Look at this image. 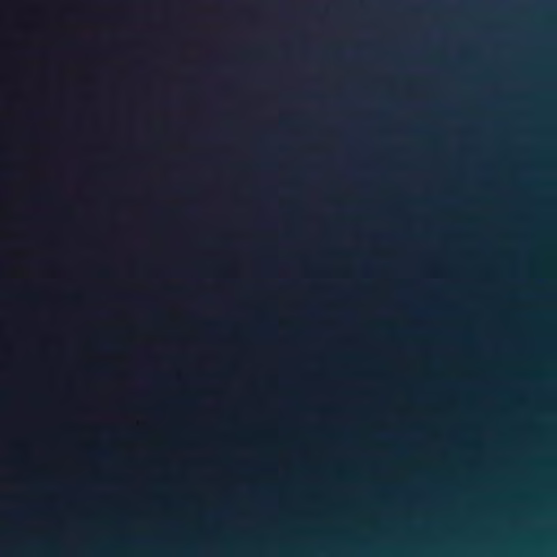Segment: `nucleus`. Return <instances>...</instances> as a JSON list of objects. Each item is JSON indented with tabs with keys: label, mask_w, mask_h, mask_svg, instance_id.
Returning <instances> with one entry per match:
<instances>
[{
	"label": "nucleus",
	"mask_w": 557,
	"mask_h": 557,
	"mask_svg": "<svg viewBox=\"0 0 557 557\" xmlns=\"http://www.w3.org/2000/svg\"><path fill=\"white\" fill-rule=\"evenodd\" d=\"M213 162V156L211 154V163ZM213 263L211 262V267ZM213 302V294L211 293V304ZM211 333L213 332V319L210 320ZM213 379V372L211 371V380ZM213 465V458L211 457V466ZM213 520V507L211 506V521ZM211 539H213V528L211 527Z\"/></svg>",
	"instance_id": "obj_1"
},
{
	"label": "nucleus",
	"mask_w": 557,
	"mask_h": 557,
	"mask_svg": "<svg viewBox=\"0 0 557 557\" xmlns=\"http://www.w3.org/2000/svg\"><path fill=\"white\" fill-rule=\"evenodd\" d=\"M165 104L171 108H176V107H178L180 103L176 99H168L165 101Z\"/></svg>",
	"instance_id": "obj_2"
},
{
	"label": "nucleus",
	"mask_w": 557,
	"mask_h": 557,
	"mask_svg": "<svg viewBox=\"0 0 557 557\" xmlns=\"http://www.w3.org/2000/svg\"><path fill=\"white\" fill-rule=\"evenodd\" d=\"M171 275H174V276H181L182 275V271L180 269H174L172 272H171Z\"/></svg>",
	"instance_id": "obj_3"
},
{
	"label": "nucleus",
	"mask_w": 557,
	"mask_h": 557,
	"mask_svg": "<svg viewBox=\"0 0 557 557\" xmlns=\"http://www.w3.org/2000/svg\"><path fill=\"white\" fill-rule=\"evenodd\" d=\"M158 213H159L160 215H162V216H168V215H170V214H171V212H170V211H168V210H159V211H158Z\"/></svg>",
	"instance_id": "obj_4"
},
{
	"label": "nucleus",
	"mask_w": 557,
	"mask_h": 557,
	"mask_svg": "<svg viewBox=\"0 0 557 557\" xmlns=\"http://www.w3.org/2000/svg\"><path fill=\"white\" fill-rule=\"evenodd\" d=\"M96 373H98V374H106V371L103 369H99V370L96 371Z\"/></svg>",
	"instance_id": "obj_5"
},
{
	"label": "nucleus",
	"mask_w": 557,
	"mask_h": 557,
	"mask_svg": "<svg viewBox=\"0 0 557 557\" xmlns=\"http://www.w3.org/2000/svg\"><path fill=\"white\" fill-rule=\"evenodd\" d=\"M153 315H154L156 318H160V317H161V315H160V313H159L158 311H156V310H153Z\"/></svg>",
	"instance_id": "obj_6"
},
{
	"label": "nucleus",
	"mask_w": 557,
	"mask_h": 557,
	"mask_svg": "<svg viewBox=\"0 0 557 557\" xmlns=\"http://www.w3.org/2000/svg\"><path fill=\"white\" fill-rule=\"evenodd\" d=\"M210 18H211V20L213 18V15H212V14L210 15Z\"/></svg>",
	"instance_id": "obj_7"
}]
</instances>
